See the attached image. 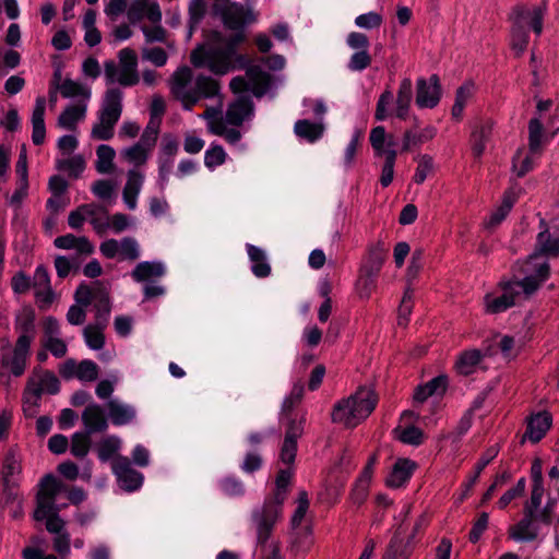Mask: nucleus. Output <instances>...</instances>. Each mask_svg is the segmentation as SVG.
I'll return each instance as SVG.
<instances>
[{"instance_id": "f257e3e1", "label": "nucleus", "mask_w": 559, "mask_h": 559, "mask_svg": "<svg viewBox=\"0 0 559 559\" xmlns=\"http://www.w3.org/2000/svg\"><path fill=\"white\" fill-rule=\"evenodd\" d=\"M215 40L207 47L198 46L190 55L195 68H207L215 75H224L235 69H243L249 59L237 52V46L245 41V33H235L229 37L214 34Z\"/></svg>"}, {"instance_id": "f03ea898", "label": "nucleus", "mask_w": 559, "mask_h": 559, "mask_svg": "<svg viewBox=\"0 0 559 559\" xmlns=\"http://www.w3.org/2000/svg\"><path fill=\"white\" fill-rule=\"evenodd\" d=\"M377 403L378 396L374 391L361 386L353 395L334 405L332 420L346 427H356L372 413Z\"/></svg>"}, {"instance_id": "7ed1b4c3", "label": "nucleus", "mask_w": 559, "mask_h": 559, "mask_svg": "<svg viewBox=\"0 0 559 559\" xmlns=\"http://www.w3.org/2000/svg\"><path fill=\"white\" fill-rule=\"evenodd\" d=\"M542 501L527 500L524 504L523 519L516 524L510 526L509 536L514 540L531 542L538 535V523L549 525L552 521L556 500L548 499L547 503L540 508Z\"/></svg>"}, {"instance_id": "20e7f679", "label": "nucleus", "mask_w": 559, "mask_h": 559, "mask_svg": "<svg viewBox=\"0 0 559 559\" xmlns=\"http://www.w3.org/2000/svg\"><path fill=\"white\" fill-rule=\"evenodd\" d=\"M122 99L123 92L120 87L110 86L105 91L98 111V122L91 131L93 139L108 141L114 136L115 126L122 114Z\"/></svg>"}, {"instance_id": "39448f33", "label": "nucleus", "mask_w": 559, "mask_h": 559, "mask_svg": "<svg viewBox=\"0 0 559 559\" xmlns=\"http://www.w3.org/2000/svg\"><path fill=\"white\" fill-rule=\"evenodd\" d=\"M546 13V4L527 8L516 5L510 14L511 26V48L520 57L525 51L528 44V33L524 28V17L531 16V27L539 36L543 32V21Z\"/></svg>"}, {"instance_id": "423d86ee", "label": "nucleus", "mask_w": 559, "mask_h": 559, "mask_svg": "<svg viewBox=\"0 0 559 559\" xmlns=\"http://www.w3.org/2000/svg\"><path fill=\"white\" fill-rule=\"evenodd\" d=\"M104 76L106 85L118 83L122 87H131L140 82L138 71V56L131 48H123L118 52V62L112 59L104 62Z\"/></svg>"}, {"instance_id": "0eeeda50", "label": "nucleus", "mask_w": 559, "mask_h": 559, "mask_svg": "<svg viewBox=\"0 0 559 559\" xmlns=\"http://www.w3.org/2000/svg\"><path fill=\"white\" fill-rule=\"evenodd\" d=\"M74 300L83 307L91 304L95 310V322L100 325H107L111 311L109 292L107 287L99 281L93 282L91 285L80 284L74 293Z\"/></svg>"}, {"instance_id": "6e6552de", "label": "nucleus", "mask_w": 559, "mask_h": 559, "mask_svg": "<svg viewBox=\"0 0 559 559\" xmlns=\"http://www.w3.org/2000/svg\"><path fill=\"white\" fill-rule=\"evenodd\" d=\"M60 390V382L53 372L35 368L28 378L24 391V412L28 415L31 407L38 406V401L44 393L57 394Z\"/></svg>"}, {"instance_id": "1a4fd4ad", "label": "nucleus", "mask_w": 559, "mask_h": 559, "mask_svg": "<svg viewBox=\"0 0 559 559\" xmlns=\"http://www.w3.org/2000/svg\"><path fill=\"white\" fill-rule=\"evenodd\" d=\"M282 502L266 498L261 508L252 511V522L257 532L258 544L264 547L271 537L276 522L282 516Z\"/></svg>"}, {"instance_id": "9d476101", "label": "nucleus", "mask_w": 559, "mask_h": 559, "mask_svg": "<svg viewBox=\"0 0 559 559\" xmlns=\"http://www.w3.org/2000/svg\"><path fill=\"white\" fill-rule=\"evenodd\" d=\"M213 9L222 16L224 25L235 33H243L245 26L254 21L253 12L249 8L231 0H215Z\"/></svg>"}, {"instance_id": "9b49d317", "label": "nucleus", "mask_w": 559, "mask_h": 559, "mask_svg": "<svg viewBox=\"0 0 559 559\" xmlns=\"http://www.w3.org/2000/svg\"><path fill=\"white\" fill-rule=\"evenodd\" d=\"M64 489L63 484L51 474L45 475L39 483V490L36 495V510L34 518L37 521H43L53 508L56 507V498L58 493Z\"/></svg>"}, {"instance_id": "f8f14e48", "label": "nucleus", "mask_w": 559, "mask_h": 559, "mask_svg": "<svg viewBox=\"0 0 559 559\" xmlns=\"http://www.w3.org/2000/svg\"><path fill=\"white\" fill-rule=\"evenodd\" d=\"M29 348L24 338H17L14 346L7 342L1 348V367L14 377H21L26 369Z\"/></svg>"}, {"instance_id": "ddd939ff", "label": "nucleus", "mask_w": 559, "mask_h": 559, "mask_svg": "<svg viewBox=\"0 0 559 559\" xmlns=\"http://www.w3.org/2000/svg\"><path fill=\"white\" fill-rule=\"evenodd\" d=\"M306 418L301 415L298 418H289L283 444L281 447L280 460L287 465L294 463L297 453V441L304 433Z\"/></svg>"}, {"instance_id": "4468645a", "label": "nucleus", "mask_w": 559, "mask_h": 559, "mask_svg": "<svg viewBox=\"0 0 559 559\" xmlns=\"http://www.w3.org/2000/svg\"><path fill=\"white\" fill-rule=\"evenodd\" d=\"M192 81V71L189 67L178 68L170 80V91L176 99L180 100L183 109L192 110L195 106V98L189 95L188 85Z\"/></svg>"}, {"instance_id": "2eb2a0df", "label": "nucleus", "mask_w": 559, "mask_h": 559, "mask_svg": "<svg viewBox=\"0 0 559 559\" xmlns=\"http://www.w3.org/2000/svg\"><path fill=\"white\" fill-rule=\"evenodd\" d=\"M550 266L547 261L538 262L534 261L533 264L528 265V261L525 265V272L530 273L522 281L509 282L519 287V294L523 290L526 295H531L538 289L540 284L545 282L549 276Z\"/></svg>"}, {"instance_id": "dca6fc26", "label": "nucleus", "mask_w": 559, "mask_h": 559, "mask_svg": "<svg viewBox=\"0 0 559 559\" xmlns=\"http://www.w3.org/2000/svg\"><path fill=\"white\" fill-rule=\"evenodd\" d=\"M540 231L536 238L535 251L528 258V265L538 261L540 255L557 258L559 255V237H554L544 218L539 222Z\"/></svg>"}, {"instance_id": "f3484780", "label": "nucleus", "mask_w": 559, "mask_h": 559, "mask_svg": "<svg viewBox=\"0 0 559 559\" xmlns=\"http://www.w3.org/2000/svg\"><path fill=\"white\" fill-rule=\"evenodd\" d=\"M441 84L437 74L429 78V82L420 78L417 80L416 105L420 108H433L441 98Z\"/></svg>"}, {"instance_id": "a211bd4d", "label": "nucleus", "mask_w": 559, "mask_h": 559, "mask_svg": "<svg viewBox=\"0 0 559 559\" xmlns=\"http://www.w3.org/2000/svg\"><path fill=\"white\" fill-rule=\"evenodd\" d=\"M112 471L120 486L128 491L135 490L142 485V474L132 468L128 457L116 456L112 462Z\"/></svg>"}, {"instance_id": "6ab92c4d", "label": "nucleus", "mask_w": 559, "mask_h": 559, "mask_svg": "<svg viewBox=\"0 0 559 559\" xmlns=\"http://www.w3.org/2000/svg\"><path fill=\"white\" fill-rule=\"evenodd\" d=\"M500 286L503 290L501 296L491 297L487 295L485 297V306L488 313H500L515 304V297L519 296V287L509 282H501Z\"/></svg>"}, {"instance_id": "aec40b11", "label": "nucleus", "mask_w": 559, "mask_h": 559, "mask_svg": "<svg viewBox=\"0 0 559 559\" xmlns=\"http://www.w3.org/2000/svg\"><path fill=\"white\" fill-rule=\"evenodd\" d=\"M146 17L151 23L162 21V11L156 1L134 0L128 8V19L135 23Z\"/></svg>"}, {"instance_id": "412c9836", "label": "nucleus", "mask_w": 559, "mask_h": 559, "mask_svg": "<svg viewBox=\"0 0 559 559\" xmlns=\"http://www.w3.org/2000/svg\"><path fill=\"white\" fill-rule=\"evenodd\" d=\"M253 102L249 95H239L228 105L225 119L228 124L239 127L252 115Z\"/></svg>"}, {"instance_id": "4be33fe9", "label": "nucleus", "mask_w": 559, "mask_h": 559, "mask_svg": "<svg viewBox=\"0 0 559 559\" xmlns=\"http://www.w3.org/2000/svg\"><path fill=\"white\" fill-rule=\"evenodd\" d=\"M82 423L84 431L90 435L105 432L108 428V420L103 407L95 403L85 407L82 413Z\"/></svg>"}, {"instance_id": "5701e85b", "label": "nucleus", "mask_w": 559, "mask_h": 559, "mask_svg": "<svg viewBox=\"0 0 559 559\" xmlns=\"http://www.w3.org/2000/svg\"><path fill=\"white\" fill-rule=\"evenodd\" d=\"M551 421V415L547 412L532 416L527 423L526 432L523 436L522 442H524L525 438H528L534 443L540 441L550 428Z\"/></svg>"}, {"instance_id": "b1692460", "label": "nucleus", "mask_w": 559, "mask_h": 559, "mask_svg": "<svg viewBox=\"0 0 559 559\" xmlns=\"http://www.w3.org/2000/svg\"><path fill=\"white\" fill-rule=\"evenodd\" d=\"M219 83L215 79L206 75H198L194 85L190 88L189 95L195 98V105L202 98H213L219 94Z\"/></svg>"}, {"instance_id": "393cba45", "label": "nucleus", "mask_w": 559, "mask_h": 559, "mask_svg": "<svg viewBox=\"0 0 559 559\" xmlns=\"http://www.w3.org/2000/svg\"><path fill=\"white\" fill-rule=\"evenodd\" d=\"M493 122L490 119L477 123L471 134L472 152L475 157H480L486 148V143L492 133Z\"/></svg>"}, {"instance_id": "a878e982", "label": "nucleus", "mask_w": 559, "mask_h": 559, "mask_svg": "<svg viewBox=\"0 0 559 559\" xmlns=\"http://www.w3.org/2000/svg\"><path fill=\"white\" fill-rule=\"evenodd\" d=\"M45 110L46 99L43 96H38L35 102V107L32 114V141L35 145H41L46 136L45 127Z\"/></svg>"}, {"instance_id": "bb28decb", "label": "nucleus", "mask_w": 559, "mask_h": 559, "mask_svg": "<svg viewBox=\"0 0 559 559\" xmlns=\"http://www.w3.org/2000/svg\"><path fill=\"white\" fill-rule=\"evenodd\" d=\"M53 245L58 249H74L79 254L90 255L94 252L93 243L84 236L76 237L72 234L59 236L53 240Z\"/></svg>"}, {"instance_id": "cd10ccee", "label": "nucleus", "mask_w": 559, "mask_h": 559, "mask_svg": "<svg viewBox=\"0 0 559 559\" xmlns=\"http://www.w3.org/2000/svg\"><path fill=\"white\" fill-rule=\"evenodd\" d=\"M143 179L144 177L140 171L135 169L128 171L127 182L122 191V199L129 210H134L136 207V198L141 191Z\"/></svg>"}, {"instance_id": "c85d7f7f", "label": "nucleus", "mask_w": 559, "mask_h": 559, "mask_svg": "<svg viewBox=\"0 0 559 559\" xmlns=\"http://www.w3.org/2000/svg\"><path fill=\"white\" fill-rule=\"evenodd\" d=\"M388 254V248L382 242L369 249L368 255L364 261L360 271L367 274L378 276Z\"/></svg>"}, {"instance_id": "c756f323", "label": "nucleus", "mask_w": 559, "mask_h": 559, "mask_svg": "<svg viewBox=\"0 0 559 559\" xmlns=\"http://www.w3.org/2000/svg\"><path fill=\"white\" fill-rule=\"evenodd\" d=\"M313 546L312 530L306 526L294 531V537L290 544V556L305 557L310 554Z\"/></svg>"}, {"instance_id": "7c9ffc66", "label": "nucleus", "mask_w": 559, "mask_h": 559, "mask_svg": "<svg viewBox=\"0 0 559 559\" xmlns=\"http://www.w3.org/2000/svg\"><path fill=\"white\" fill-rule=\"evenodd\" d=\"M416 464L408 459L399 460L386 478V485L392 488L403 486L412 476Z\"/></svg>"}, {"instance_id": "2f4dec72", "label": "nucleus", "mask_w": 559, "mask_h": 559, "mask_svg": "<svg viewBox=\"0 0 559 559\" xmlns=\"http://www.w3.org/2000/svg\"><path fill=\"white\" fill-rule=\"evenodd\" d=\"M108 416L116 426L130 424L136 415L133 406L123 404L117 400H110L107 403Z\"/></svg>"}, {"instance_id": "473e14b6", "label": "nucleus", "mask_w": 559, "mask_h": 559, "mask_svg": "<svg viewBox=\"0 0 559 559\" xmlns=\"http://www.w3.org/2000/svg\"><path fill=\"white\" fill-rule=\"evenodd\" d=\"M86 108L85 103L67 106L58 117V126L62 129L75 130L76 123L84 119Z\"/></svg>"}, {"instance_id": "72a5a7b5", "label": "nucleus", "mask_w": 559, "mask_h": 559, "mask_svg": "<svg viewBox=\"0 0 559 559\" xmlns=\"http://www.w3.org/2000/svg\"><path fill=\"white\" fill-rule=\"evenodd\" d=\"M15 329L20 332L17 338L27 340L31 345L35 338V313L32 309H23L15 320Z\"/></svg>"}, {"instance_id": "f704fd0d", "label": "nucleus", "mask_w": 559, "mask_h": 559, "mask_svg": "<svg viewBox=\"0 0 559 559\" xmlns=\"http://www.w3.org/2000/svg\"><path fill=\"white\" fill-rule=\"evenodd\" d=\"M475 84L473 81H466L455 92V100L451 109L452 118L461 120L466 103L473 97Z\"/></svg>"}, {"instance_id": "c9c22d12", "label": "nucleus", "mask_w": 559, "mask_h": 559, "mask_svg": "<svg viewBox=\"0 0 559 559\" xmlns=\"http://www.w3.org/2000/svg\"><path fill=\"white\" fill-rule=\"evenodd\" d=\"M247 252L252 262V273L257 277L269 276L271 274V266L266 262L265 252L253 245H247Z\"/></svg>"}, {"instance_id": "e433bc0d", "label": "nucleus", "mask_w": 559, "mask_h": 559, "mask_svg": "<svg viewBox=\"0 0 559 559\" xmlns=\"http://www.w3.org/2000/svg\"><path fill=\"white\" fill-rule=\"evenodd\" d=\"M413 98V84L411 79L405 78L401 81L396 98V116L405 119Z\"/></svg>"}, {"instance_id": "4c0bfd02", "label": "nucleus", "mask_w": 559, "mask_h": 559, "mask_svg": "<svg viewBox=\"0 0 559 559\" xmlns=\"http://www.w3.org/2000/svg\"><path fill=\"white\" fill-rule=\"evenodd\" d=\"M516 199L518 194L513 190L506 191L501 205L490 215L486 222V227L492 228L499 225L507 217Z\"/></svg>"}, {"instance_id": "58836bf2", "label": "nucleus", "mask_w": 559, "mask_h": 559, "mask_svg": "<svg viewBox=\"0 0 559 559\" xmlns=\"http://www.w3.org/2000/svg\"><path fill=\"white\" fill-rule=\"evenodd\" d=\"M294 131L297 136L312 143L322 136L324 126L302 119L295 123Z\"/></svg>"}, {"instance_id": "ea45409f", "label": "nucleus", "mask_w": 559, "mask_h": 559, "mask_svg": "<svg viewBox=\"0 0 559 559\" xmlns=\"http://www.w3.org/2000/svg\"><path fill=\"white\" fill-rule=\"evenodd\" d=\"M164 273V266L159 262H141L132 271V277L136 282H145L151 278L160 277Z\"/></svg>"}, {"instance_id": "a19ab883", "label": "nucleus", "mask_w": 559, "mask_h": 559, "mask_svg": "<svg viewBox=\"0 0 559 559\" xmlns=\"http://www.w3.org/2000/svg\"><path fill=\"white\" fill-rule=\"evenodd\" d=\"M481 357L483 355L479 349H468L461 353L455 362L457 372L464 376L471 374L481 360Z\"/></svg>"}, {"instance_id": "79ce46f5", "label": "nucleus", "mask_w": 559, "mask_h": 559, "mask_svg": "<svg viewBox=\"0 0 559 559\" xmlns=\"http://www.w3.org/2000/svg\"><path fill=\"white\" fill-rule=\"evenodd\" d=\"M82 205L91 207V212L93 214H86V219H90L91 225L97 234H103L107 228H109L108 211L106 207L96 203H87Z\"/></svg>"}, {"instance_id": "37998d69", "label": "nucleus", "mask_w": 559, "mask_h": 559, "mask_svg": "<svg viewBox=\"0 0 559 559\" xmlns=\"http://www.w3.org/2000/svg\"><path fill=\"white\" fill-rule=\"evenodd\" d=\"M498 453H499L498 445H492L486 450V452L481 455V457L478 460V462L475 466L474 475L465 484V489L463 491L462 497H466L468 495V492L472 490L474 485L477 483V479H478L480 473L497 456Z\"/></svg>"}, {"instance_id": "c03bdc74", "label": "nucleus", "mask_w": 559, "mask_h": 559, "mask_svg": "<svg viewBox=\"0 0 559 559\" xmlns=\"http://www.w3.org/2000/svg\"><path fill=\"white\" fill-rule=\"evenodd\" d=\"M106 326L107 325H100V323L95 322L94 324H88L84 328L83 336L90 348L98 350L104 347V330L106 329Z\"/></svg>"}, {"instance_id": "a18cd8bd", "label": "nucleus", "mask_w": 559, "mask_h": 559, "mask_svg": "<svg viewBox=\"0 0 559 559\" xmlns=\"http://www.w3.org/2000/svg\"><path fill=\"white\" fill-rule=\"evenodd\" d=\"M57 88L64 98L82 97L86 100L91 97L90 88L71 79H66Z\"/></svg>"}, {"instance_id": "49530a36", "label": "nucleus", "mask_w": 559, "mask_h": 559, "mask_svg": "<svg viewBox=\"0 0 559 559\" xmlns=\"http://www.w3.org/2000/svg\"><path fill=\"white\" fill-rule=\"evenodd\" d=\"M532 477V492L531 498L533 501H542L544 496L543 485V463L540 459H535L531 467Z\"/></svg>"}, {"instance_id": "de8ad7c7", "label": "nucleus", "mask_w": 559, "mask_h": 559, "mask_svg": "<svg viewBox=\"0 0 559 559\" xmlns=\"http://www.w3.org/2000/svg\"><path fill=\"white\" fill-rule=\"evenodd\" d=\"M97 160H96V170L99 174H109L114 169V158H115V150L106 144H102L96 150Z\"/></svg>"}, {"instance_id": "09e8293b", "label": "nucleus", "mask_w": 559, "mask_h": 559, "mask_svg": "<svg viewBox=\"0 0 559 559\" xmlns=\"http://www.w3.org/2000/svg\"><path fill=\"white\" fill-rule=\"evenodd\" d=\"M436 135V129L433 127H427L418 134L413 133L412 131L407 130L404 133L403 136V146L402 151H408L412 146H416L419 144H423L427 141H430Z\"/></svg>"}, {"instance_id": "8fccbe9b", "label": "nucleus", "mask_w": 559, "mask_h": 559, "mask_svg": "<svg viewBox=\"0 0 559 559\" xmlns=\"http://www.w3.org/2000/svg\"><path fill=\"white\" fill-rule=\"evenodd\" d=\"M90 433L85 431H78L71 438L70 451L72 455L83 459L87 455L91 449L92 440Z\"/></svg>"}, {"instance_id": "3c124183", "label": "nucleus", "mask_w": 559, "mask_h": 559, "mask_svg": "<svg viewBox=\"0 0 559 559\" xmlns=\"http://www.w3.org/2000/svg\"><path fill=\"white\" fill-rule=\"evenodd\" d=\"M304 394H305L304 383L300 381L296 382L293 385L289 395L284 400L283 405H282V413L284 415H286V417L288 419L297 418L296 416L292 415V412L295 408V406L301 402Z\"/></svg>"}, {"instance_id": "603ef678", "label": "nucleus", "mask_w": 559, "mask_h": 559, "mask_svg": "<svg viewBox=\"0 0 559 559\" xmlns=\"http://www.w3.org/2000/svg\"><path fill=\"white\" fill-rule=\"evenodd\" d=\"M544 127L539 118H532L528 122V148L532 154L540 153Z\"/></svg>"}, {"instance_id": "864d4df0", "label": "nucleus", "mask_w": 559, "mask_h": 559, "mask_svg": "<svg viewBox=\"0 0 559 559\" xmlns=\"http://www.w3.org/2000/svg\"><path fill=\"white\" fill-rule=\"evenodd\" d=\"M120 439L116 436H107L102 439L97 447V455L102 462L112 459L120 449Z\"/></svg>"}, {"instance_id": "5fc2aeb1", "label": "nucleus", "mask_w": 559, "mask_h": 559, "mask_svg": "<svg viewBox=\"0 0 559 559\" xmlns=\"http://www.w3.org/2000/svg\"><path fill=\"white\" fill-rule=\"evenodd\" d=\"M84 168L85 160L81 155L57 160V169L67 171L73 178H78Z\"/></svg>"}, {"instance_id": "6e6d98bb", "label": "nucleus", "mask_w": 559, "mask_h": 559, "mask_svg": "<svg viewBox=\"0 0 559 559\" xmlns=\"http://www.w3.org/2000/svg\"><path fill=\"white\" fill-rule=\"evenodd\" d=\"M151 150L152 148H150L148 146H146L145 144H143L142 142L139 141L134 145H132V146H130L128 148H124L121 152V155L129 163H132V164H135V165H143L146 162L148 152Z\"/></svg>"}, {"instance_id": "4d7b16f0", "label": "nucleus", "mask_w": 559, "mask_h": 559, "mask_svg": "<svg viewBox=\"0 0 559 559\" xmlns=\"http://www.w3.org/2000/svg\"><path fill=\"white\" fill-rule=\"evenodd\" d=\"M290 479H292L290 468L280 469L276 475V479H275V485H276L275 492L270 498L284 503L286 496H287V488L290 483Z\"/></svg>"}, {"instance_id": "13d9d810", "label": "nucleus", "mask_w": 559, "mask_h": 559, "mask_svg": "<svg viewBox=\"0 0 559 559\" xmlns=\"http://www.w3.org/2000/svg\"><path fill=\"white\" fill-rule=\"evenodd\" d=\"M153 26L142 25L141 31L145 37L146 44L153 43H167L168 32L165 27L159 23H153Z\"/></svg>"}, {"instance_id": "bf43d9fd", "label": "nucleus", "mask_w": 559, "mask_h": 559, "mask_svg": "<svg viewBox=\"0 0 559 559\" xmlns=\"http://www.w3.org/2000/svg\"><path fill=\"white\" fill-rule=\"evenodd\" d=\"M309 509L308 493L305 490L299 491L297 498V508L292 516L290 524L293 531L300 530V524Z\"/></svg>"}, {"instance_id": "052dcab7", "label": "nucleus", "mask_w": 559, "mask_h": 559, "mask_svg": "<svg viewBox=\"0 0 559 559\" xmlns=\"http://www.w3.org/2000/svg\"><path fill=\"white\" fill-rule=\"evenodd\" d=\"M376 275L367 274L360 271L356 283V288L360 298L368 299L377 287Z\"/></svg>"}, {"instance_id": "680f3d73", "label": "nucleus", "mask_w": 559, "mask_h": 559, "mask_svg": "<svg viewBox=\"0 0 559 559\" xmlns=\"http://www.w3.org/2000/svg\"><path fill=\"white\" fill-rule=\"evenodd\" d=\"M21 472V463L14 450H9L5 454L2 466V480L9 483L10 477Z\"/></svg>"}, {"instance_id": "e2e57ef3", "label": "nucleus", "mask_w": 559, "mask_h": 559, "mask_svg": "<svg viewBox=\"0 0 559 559\" xmlns=\"http://www.w3.org/2000/svg\"><path fill=\"white\" fill-rule=\"evenodd\" d=\"M142 59L156 67H164L168 60L167 52L162 47H144L141 50Z\"/></svg>"}, {"instance_id": "0e129e2a", "label": "nucleus", "mask_w": 559, "mask_h": 559, "mask_svg": "<svg viewBox=\"0 0 559 559\" xmlns=\"http://www.w3.org/2000/svg\"><path fill=\"white\" fill-rule=\"evenodd\" d=\"M523 150L520 148L513 156L512 168L519 178L524 177L534 167V162L531 156L522 158Z\"/></svg>"}, {"instance_id": "69168bd1", "label": "nucleus", "mask_w": 559, "mask_h": 559, "mask_svg": "<svg viewBox=\"0 0 559 559\" xmlns=\"http://www.w3.org/2000/svg\"><path fill=\"white\" fill-rule=\"evenodd\" d=\"M140 257L139 245L134 238L124 237L120 240V259L134 261Z\"/></svg>"}, {"instance_id": "338daca9", "label": "nucleus", "mask_w": 559, "mask_h": 559, "mask_svg": "<svg viewBox=\"0 0 559 559\" xmlns=\"http://www.w3.org/2000/svg\"><path fill=\"white\" fill-rule=\"evenodd\" d=\"M99 368L93 360L84 359L79 364L78 379L81 381H95L98 378Z\"/></svg>"}, {"instance_id": "774afa93", "label": "nucleus", "mask_w": 559, "mask_h": 559, "mask_svg": "<svg viewBox=\"0 0 559 559\" xmlns=\"http://www.w3.org/2000/svg\"><path fill=\"white\" fill-rule=\"evenodd\" d=\"M433 169V159L429 155H423L418 159V165L414 175V181L417 185L423 183L427 176L432 171Z\"/></svg>"}]
</instances>
